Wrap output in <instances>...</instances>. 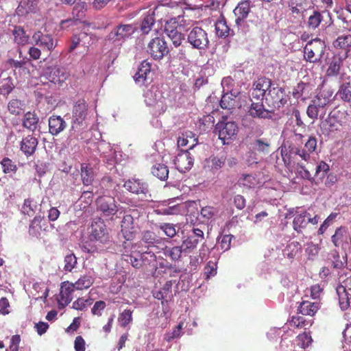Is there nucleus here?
Wrapping results in <instances>:
<instances>
[{
	"instance_id": "f257e3e1",
	"label": "nucleus",
	"mask_w": 351,
	"mask_h": 351,
	"mask_svg": "<svg viewBox=\"0 0 351 351\" xmlns=\"http://www.w3.org/2000/svg\"><path fill=\"white\" fill-rule=\"evenodd\" d=\"M239 131L237 123L234 121L222 117L215 125V132L218 134L219 138L223 144H229L231 141L236 138Z\"/></svg>"
},
{
	"instance_id": "f03ea898",
	"label": "nucleus",
	"mask_w": 351,
	"mask_h": 351,
	"mask_svg": "<svg viewBox=\"0 0 351 351\" xmlns=\"http://www.w3.org/2000/svg\"><path fill=\"white\" fill-rule=\"evenodd\" d=\"M325 51V42L317 38L306 43L304 49V56L309 62L321 63Z\"/></svg>"
},
{
	"instance_id": "7ed1b4c3",
	"label": "nucleus",
	"mask_w": 351,
	"mask_h": 351,
	"mask_svg": "<svg viewBox=\"0 0 351 351\" xmlns=\"http://www.w3.org/2000/svg\"><path fill=\"white\" fill-rule=\"evenodd\" d=\"M329 165L324 161H321L316 167L315 176L313 177L309 171L305 167L298 163L297 166V173L303 179L309 180L312 184H319L322 179L329 171Z\"/></svg>"
},
{
	"instance_id": "20e7f679",
	"label": "nucleus",
	"mask_w": 351,
	"mask_h": 351,
	"mask_svg": "<svg viewBox=\"0 0 351 351\" xmlns=\"http://www.w3.org/2000/svg\"><path fill=\"white\" fill-rule=\"evenodd\" d=\"M144 97L145 104L154 108L155 114H161L166 110L165 98L157 87L152 86L146 91Z\"/></svg>"
},
{
	"instance_id": "39448f33",
	"label": "nucleus",
	"mask_w": 351,
	"mask_h": 351,
	"mask_svg": "<svg viewBox=\"0 0 351 351\" xmlns=\"http://www.w3.org/2000/svg\"><path fill=\"white\" fill-rule=\"evenodd\" d=\"M87 110L88 106L84 99L76 102L72 112L71 130L77 132L86 126L85 119L87 116Z\"/></svg>"
},
{
	"instance_id": "423d86ee",
	"label": "nucleus",
	"mask_w": 351,
	"mask_h": 351,
	"mask_svg": "<svg viewBox=\"0 0 351 351\" xmlns=\"http://www.w3.org/2000/svg\"><path fill=\"white\" fill-rule=\"evenodd\" d=\"M189 43L194 49L204 50L209 47L210 41L207 32L200 27H195L189 32Z\"/></svg>"
},
{
	"instance_id": "0eeeda50",
	"label": "nucleus",
	"mask_w": 351,
	"mask_h": 351,
	"mask_svg": "<svg viewBox=\"0 0 351 351\" xmlns=\"http://www.w3.org/2000/svg\"><path fill=\"white\" fill-rule=\"evenodd\" d=\"M136 27L132 24H121L114 28L108 35V40L118 45L130 38L136 32Z\"/></svg>"
},
{
	"instance_id": "6e6552de",
	"label": "nucleus",
	"mask_w": 351,
	"mask_h": 351,
	"mask_svg": "<svg viewBox=\"0 0 351 351\" xmlns=\"http://www.w3.org/2000/svg\"><path fill=\"white\" fill-rule=\"evenodd\" d=\"M169 51L167 43L162 38L156 37L147 45V52L154 60H161Z\"/></svg>"
},
{
	"instance_id": "1a4fd4ad",
	"label": "nucleus",
	"mask_w": 351,
	"mask_h": 351,
	"mask_svg": "<svg viewBox=\"0 0 351 351\" xmlns=\"http://www.w3.org/2000/svg\"><path fill=\"white\" fill-rule=\"evenodd\" d=\"M32 43L40 47L43 51L50 52L57 46V40L49 34L36 31L32 37Z\"/></svg>"
},
{
	"instance_id": "9d476101",
	"label": "nucleus",
	"mask_w": 351,
	"mask_h": 351,
	"mask_svg": "<svg viewBox=\"0 0 351 351\" xmlns=\"http://www.w3.org/2000/svg\"><path fill=\"white\" fill-rule=\"evenodd\" d=\"M265 101L268 106L279 109L287 102L285 90L281 87H271L265 96Z\"/></svg>"
},
{
	"instance_id": "9b49d317",
	"label": "nucleus",
	"mask_w": 351,
	"mask_h": 351,
	"mask_svg": "<svg viewBox=\"0 0 351 351\" xmlns=\"http://www.w3.org/2000/svg\"><path fill=\"white\" fill-rule=\"evenodd\" d=\"M90 239V240L99 241L101 243L106 242L108 239L106 226L101 219H95L92 222Z\"/></svg>"
},
{
	"instance_id": "f8f14e48",
	"label": "nucleus",
	"mask_w": 351,
	"mask_h": 351,
	"mask_svg": "<svg viewBox=\"0 0 351 351\" xmlns=\"http://www.w3.org/2000/svg\"><path fill=\"white\" fill-rule=\"evenodd\" d=\"M351 280H345L343 284L339 285L336 288V292L339 299V304L342 310L347 309L351 300V287L348 285Z\"/></svg>"
},
{
	"instance_id": "ddd939ff",
	"label": "nucleus",
	"mask_w": 351,
	"mask_h": 351,
	"mask_svg": "<svg viewBox=\"0 0 351 351\" xmlns=\"http://www.w3.org/2000/svg\"><path fill=\"white\" fill-rule=\"evenodd\" d=\"M123 186L130 192L137 195L142 194L145 198L150 197L148 184L140 179H130L124 183Z\"/></svg>"
},
{
	"instance_id": "4468645a",
	"label": "nucleus",
	"mask_w": 351,
	"mask_h": 351,
	"mask_svg": "<svg viewBox=\"0 0 351 351\" xmlns=\"http://www.w3.org/2000/svg\"><path fill=\"white\" fill-rule=\"evenodd\" d=\"M271 86V82L269 79L265 77L258 79L253 84L252 97L257 100H263L264 97L265 98L266 92L269 90Z\"/></svg>"
},
{
	"instance_id": "2eb2a0df",
	"label": "nucleus",
	"mask_w": 351,
	"mask_h": 351,
	"mask_svg": "<svg viewBox=\"0 0 351 351\" xmlns=\"http://www.w3.org/2000/svg\"><path fill=\"white\" fill-rule=\"evenodd\" d=\"M97 208L105 216L114 215L118 211V207L114 199L112 197H102L97 200Z\"/></svg>"
},
{
	"instance_id": "dca6fc26",
	"label": "nucleus",
	"mask_w": 351,
	"mask_h": 351,
	"mask_svg": "<svg viewBox=\"0 0 351 351\" xmlns=\"http://www.w3.org/2000/svg\"><path fill=\"white\" fill-rule=\"evenodd\" d=\"M173 161L178 170L183 173L191 169L193 165V158L188 149L178 154Z\"/></svg>"
},
{
	"instance_id": "f3484780",
	"label": "nucleus",
	"mask_w": 351,
	"mask_h": 351,
	"mask_svg": "<svg viewBox=\"0 0 351 351\" xmlns=\"http://www.w3.org/2000/svg\"><path fill=\"white\" fill-rule=\"evenodd\" d=\"M43 76L54 84H60L66 79L68 75L64 69L54 66L45 69Z\"/></svg>"
},
{
	"instance_id": "a211bd4d",
	"label": "nucleus",
	"mask_w": 351,
	"mask_h": 351,
	"mask_svg": "<svg viewBox=\"0 0 351 351\" xmlns=\"http://www.w3.org/2000/svg\"><path fill=\"white\" fill-rule=\"evenodd\" d=\"M121 233L123 237L128 240H132L136 232V226L134 218L132 215H124L121 221Z\"/></svg>"
},
{
	"instance_id": "6ab92c4d",
	"label": "nucleus",
	"mask_w": 351,
	"mask_h": 351,
	"mask_svg": "<svg viewBox=\"0 0 351 351\" xmlns=\"http://www.w3.org/2000/svg\"><path fill=\"white\" fill-rule=\"evenodd\" d=\"M125 261L130 263L134 268H140L143 264H151L156 261V256L152 252H144L139 255V258L133 255L127 256Z\"/></svg>"
},
{
	"instance_id": "aec40b11",
	"label": "nucleus",
	"mask_w": 351,
	"mask_h": 351,
	"mask_svg": "<svg viewBox=\"0 0 351 351\" xmlns=\"http://www.w3.org/2000/svg\"><path fill=\"white\" fill-rule=\"evenodd\" d=\"M49 132L53 136H56L62 132L66 127V121L60 116L52 115L49 117Z\"/></svg>"
},
{
	"instance_id": "412c9836",
	"label": "nucleus",
	"mask_w": 351,
	"mask_h": 351,
	"mask_svg": "<svg viewBox=\"0 0 351 351\" xmlns=\"http://www.w3.org/2000/svg\"><path fill=\"white\" fill-rule=\"evenodd\" d=\"M250 114L254 118L271 119V110H266L262 103L252 102L249 110Z\"/></svg>"
},
{
	"instance_id": "4be33fe9",
	"label": "nucleus",
	"mask_w": 351,
	"mask_h": 351,
	"mask_svg": "<svg viewBox=\"0 0 351 351\" xmlns=\"http://www.w3.org/2000/svg\"><path fill=\"white\" fill-rule=\"evenodd\" d=\"M37 145V138L30 135L24 138L20 144L21 150L26 156H32L35 152Z\"/></svg>"
},
{
	"instance_id": "5701e85b",
	"label": "nucleus",
	"mask_w": 351,
	"mask_h": 351,
	"mask_svg": "<svg viewBox=\"0 0 351 351\" xmlns=\"http://www.w3.org/2000/svg\"><path fill=\"white\" fill-rule=\"evenodd\" d=\"M39 0H21L18 8L17 12L19 15H25L35 13L38 10Z\"/></svg>"
},
{
	"instance_id": "b1692460",
	"label": "nucleus",
	"mask_w": 351,
	"mask_h": 351,
	"mask_svg": "<svg viewBox=\"0 0 351 351\" xmlns=\"http://www.w3.org/2000/svg\"><path fill=\"white\" fill-rule=\"evenodd\" d=\"M150 64L146 60L143 61L138 66L137 72L134 75V80L136 83L143 84L147 80V75L150 73Z\"/></svg>"
},
{
	"instance_id": "393cba45",
	"label": "nucleus",
	"mask_w": 351,
	"mask_h": 351,
	"mask_svg": "<svg viewBox=\"0 0 351 351\" xmlns=\"http://www.w3.org/2000/svg\"><path fill=\"white\" fill-rule=\"evenodd\" d=\"M326 114V109H324L320 106H318L313 100L311 101L306 109V114L310 119H313V121L317 119L318 118L323 119Z\"/></svg>"
},
{
	"instance_id": "a878e982",
	"label": "nucleus",
	"mask_w": 351,
	"mask_h": 351,
	"mask_svg": "<svg viewBox=\"0 0 351 351\" xmlns=\"http://www.w3.org/2000/svg\"><path fill=\"white\" fill-rule=\"evenodd\" d=\"M95 176V169L90 164L83 163L81 165V178L84 185H91Z\"/></svg>"
},
{
	"instance_id": "bb28decb",
	"label": "nucleus",
	"mask_w": 351,
	"mask_h": 351,
	"mask_svg": "<svg viewBox=\"0 0 351 351\" xmlns=\"http://www.w3.org/2000/svg\"><path fill=\"white\" fill-rule=\"evenodd\" d=\"M251 8L247 1H242L238 3L237 6L234 10V15L237 17L235 21L237 25L247 17Z\"/></svg>"
},
{
	"instance_id": "cd10ccee",
	"label": "nucleus",
	"mask_w": 351,
	"mask_h": 351,
	"mask_svg": "<svg viewBox=\"0 0 351 351\" xmlns=\"http://www.w3.org/2000/svg\"><path fill=\"white\" fill-rule=\"evenodd\" d=\"M197 139L191 132H186L178 137V146L182 147L189 145V149H192L197 144Z\"/></svg>"
},
{
	"instance_id": "c85d7f7f",
	"label": "nucleus",
	"mask_w": 351,
	"mask_h": 351,
	"mask_svg": "<svg viewBox=\"0 0 351 351\" xmlns=\"http://www.w3.org/2000/svg\"><path fill=\"white\" fill-rule=\"evenodd\" d=\"M342 64L343 60L341 57H333L328 64L326 75L329 77L337 76L339 74Z\"/></svg>"
},
{
	"instance_id": "c756f323",
	"label": "nucleus",
	"mask_w": 351,
	"mask_h": 351,
	"mask_svg": "<svg viewBox=\"0 0 351 351\" xmlns=\"http://www.w3.org/2000/svg\"><path fill=\"white\" fill-rule=\"evenodd\" d=\"M165 32L169 38L171 40L175 47H178L181 45L183 40H184V35L180 31L176 29H171L170 27H166Z\"/></svg>"
},
{
	"instance_id": "7c9ffc66",
	"label": "nucleus",
	"mask_w": 351,
	"mask_h": 351,
	"mask_svg": "<svg viewBox=\"0 0 351 351\" xmlns=\"http://www.w3.org/2000/svg\"><path fill=\"white\" fill-rule=\"evenodd\" d=\"M335 97L344 102L350 103L351 101V83L345 82L341 84Z\"/></svg>"
},
{
	"instance_id": "2f4dec72",
	"label": "nucleus",
	"mask_w": 351,
	"mask_h": 351,
	"mask_svg": "<svg viewBox=\"0 0 351 351\" xmlns=\"http://www.w3.org/2000/svg\"><path fill=\"white\" fill-rule=\"evenodd\" d=\"M319 309V304L317 302L303 301L298 307V311L302 315H313Z\"/></svg>"
},
{
	"instance_id": "473e14b6",
	"label": "nucleus",
	"mask_w": 351,
	"mask_h": 351,
	"mask_svg": "<svg viewBox=\"0 0 351 351\" xmlns=\"http://www.w3.org/2000/svg\"><path fill=\"white\" fill-rule=\"evenodd\" d=\"M308 224V211H304L295 216L293 221V229L298 232H301Z\"/></svg>"
},
{
	"instance_id": "72a5a7b5",
	"label": "nucleus",
	"mask_w": 351,
	"mask_h": 351,
	"mask_svg": "<svg viewBox=\"0 0 351 351\" xmlns=\"http://www.w3.org/2000/svg\"><path fill=\"white\" fill-rule=\"evenodd\" d=\"M348 238L347 230L344 227L337 228L335 234L332 236L331 240L335 247L341 246L346 242Z\"/></svg>"
},
{
	"instance_id": "f704fd0d",
	"label": "nucleus",
	"mask_w": 351,
	"mask_h": 351,
	"mask_svg": "<svg viewBox=\"0 0 351 351\" xmlns=\"http://www.w3.org/2000/svg\"><path fill=\"white\" fill-rule=\"evenodd\" d=\"M38 117L37 115L31 112H27L23 120V125L27 129L34 131L38 125Z\"/></svg>"
},
{
	"instance_id": "c9c22d12",
	"label": "nucleus",
	"mask_w": 351,
	"mask_h": 351,
	"mask_svg": "<svg viewBox=\"0 0 351 351\" xmlns=\"http://www.w3.org/2000/svg\"><path fill=\"white\" fill-rule=\"evenodd\" d=\"M12 34L17 44L24 45L28 43L29 36L21 26H14Z\"/></svg>"
},
{
	"instance_id": "e433bc0d",
	"label": "nucleus",
	"mask_w": 351,
	"mask_h": 351,
	"mask_svg": "<svg viewBox=\"0 0 351 351\" xmlns=\"http://www.w3.org/2000/svg\"><path fill=\"white\" fill-rule=\"evenodd\" d=\"M152 173L161 180L168 178L169 169L163 164H156L152 168Z\"/></svg>"
},
{
	"instance_id": "4c0bfd02",
	"label": "nucleus",
	"mask_w": 351,
	"mask_h": 351,
	"mask_svg": "<svg viewBox=\"0 0 351 351\" xmlns=\"http://www.w3.org/2000/svg\"><path fill=\"white\" fill-rule=\"evenodd\" d=\"M43 219V218L40 216H36L32 221L29 225V232L33 237H38L40 235V232L42 230V226L40 223Z\"/></svg>"
},
{
	"instance_id": "58836bf2",
	"label": "nucleus",
	"mask_w": 351,
	"mask_h": 351,
	"mask_svg": "<svg viewBox=\"0 0 351 351\" xmlns=\"http://www.w3.org/2000/svg\"><path fill=\"white\" fill-rule=\"evenodd\" d=\"M199 242V239L195 238V236L189 235L182 240L181 245L186 253H189L196 247Z\"/></svg>"
},
{
	"instance_id": "ea45409f",
	"label": "nucleus",
	"mask_w": 351,
	"mask_h": 351,
	"mask_svg": "<svg viewBox=\"0 0 351 351\" xmlns=\"http://www.w3.org/2000/svg\"><path fill=\"white\" fill-rule=\"evenodd\" d=\"M25 104L19 99L11 100L8 105V109L12 114H19L24 110Z\"/></svg>"
},
{
	"instance_id": "a19ab883",
	"label": "nucleus",
	"mask_w": 351,
	"mask_h": 351,
	"mask_svg": "<svg viewBox=\"0 0 351 351\" xmlns=\"http://www.w3.org/2000/svg\"><path fill=\"white\" fill-rule=\"evenodd\" d=\"M76 290L74 283L68 284L62 287L60 292L62 300L65 302L66 304H69L71 300V293Z\"/></svg>"
},
{
	"instance_id": "79ce46f5",
	"label": "nucleus",
	"mask_w": 351,
	"mask_h": 351,
	"mask_svg": "<svg viewBox=\"0 0 351 351\" xmlns=\"http://www.w3.org/2000/svg\"><path fill=\"white\" fill-rule=\"evenodd\" d=\"M301 250V246L297 241L288 244L284 250V254L289 258H293Z\"/></svg>"
},
{
	"instance_id": "37998d69",
	"label": "nucleus",
	"mask_w": 351,
	"mask_h": 351,
	"mask_svg": "<svg viewBox=\"0 0 351 351\" xmlns=\"http://www.w3.org/2000/svg\"><path fill=\"white\" fill-rule=\"evenodd\" d=\"M37 208V203L32 199H25L23 205L21 208V212L29 216H32L35 213Z\"/></svg>"
},
{
	"instance_id": "c03bdc74",
	"label": "nucleus",
	"mask_w": 351,
	"mask_h": 351,
	"mask_svg": "<svg viewBox=\"0 0 351 351\" xmlns=\"http://www.w3.org/2000/svg\"><path fill=\"white\" fill-rule=\"evenodd\" d=\"M93 283V280L90 276H83L80 277L75 283L76 290H82L89 288Z\"/></svg>"
},
{
	"instance_id": "a18cd8bd",
	"label": "nucleus",
	"mask_w": 351,
	"mask_h": 351,
	"mask_svg": "<svg viewBox=\"0 0 351 351\" xmlns=\"http://www.w3.org/2000/svg\"><path fill=\"white\" fill-rule=\"evenodd\" d=\"M182 253H186L182 245L175 246L167 250L166 255L169 256L172 261H178L181 259Z\"/></svg>"
},
{
	"instance_id": "49530a36",
	"label": "nucleus",
	"mask_w": 351,
	"mask_h": 351,
	"mask_svg": "<svg viewBox=\"0 0 351 351\" xmlns=\"http://www.w3.org/2000/svg\"><path fill=\"white\" fill-rule=\"evenodd\" d=\"M14 85L10 77L3 79L0 82V94L3 95H9L13 90Z\"/></svg>"
},
{
	"instance_id": "de8ad7c7",
	"label": "nucleus",
	"mask_w": 351,
	"mask_h": 351,
	"mask_svg": "<svg viewBox=\"0 0 351 351\" xmlns=\"http://www.w3.org/2000/svg\"><path fill=\"white\" fill-rule=\"evenodd\" d=\"M254 148L256 151L266 155L270 152V142L265 139H257L254 142Z\"/></svg>"
},
{
	"instance_id": "09e8293b",
	"label": "nucleus",
	"mask_w": 351,
	"mask_h": 351,
	"mask_svg": "<svg viewBox=\"0 0 351 351\" xmlns=\"http://www.w3.org/2000/svg\"><path fill=\"white\" fill-rule=\"evenodd\" d=\"M215 31L219 37H226L229 34L230 28L226 21L219 20L215 23Z\"/></svg>"
},
{
	"instance_id": "8fccbe9b",
	"label": "nucleus",
	"mask_w": 351,
	"mask_h": 351,
	"mask_svg": "<svg viewBox=\"0 0 351 351\" xmlns=\"http://www.w3.org/2000/svg\"><path fill=\"white\" fill-rule=\"evenodd\" d=\"M335 47L347 49L351 47V35L339 36L333 43Z\"/></svg>"
},
{
	"instance_id": "3c124183",
	"label": "nucleus",
	"mask_w": 351,
	"mask_h": 351,
	"mask_svg": "<svg viewBox=\"0 0 351 351\" xmlns=\"http://www.w3.org/2000/svg\"><path fill=\"white\" fill-rule=\"evenodd\" d=\"M160 230H161L164 234L169 238H173L177 234L176 229V225L171 223H162L158 226Z\"/></svg>"
},
{
	"instance_id": "603ef678",
	"label": "nucleus",
	"mask_w": 351,
	"mask_h": 351,
	"mask_svg": "<svg viewBox=\"0 0 351 351\" xmlns=\"http://www.w3.org/2000/svg\"><path fill=\"white\" fill-rule=\"evenodd\" d=\"M155 19L152 14L145 16L141 25V29L144 34H148L154 24Z\"/></svg>"
},
{
	"instance_id": "864d4df0",
	"label": "nucleus",
	"mask_w": 351,
	"mask_h": 351,
	"mask_svg": "<svg viewBox=\"0 0 351 351\" xmlns=\"http://www.w3.org/2000/svg\"><path fill=\"white\" fill-rule=\"evenodd\" d=\"M132 321V311L130 309L123 311L118 317V322L121 327H125Z\"/></svg>"
},
{
	"instance_id": "5fc2aeb1",
	"label": "nucleus",
	"mask_w": 351,
	"mask_h": 351,
	"mask_svg": "<svg viewBox=\"0 0 351 351\" xmlns=\"http://www.w3.org/2000/svg\"><path fill=\"white\" fill-rule=\"evenodd\" d=\"M1 165L5 173H15L17 170L16 165L8 158H4L1 162Z\"/></svg>"
},
{
	"instance_id": "6e6d98bb",
	"label": "nucleus",
	"mask_w": 351,
	"mask_h": 351,
	"mask_svg": "<svg viewBox=\"0 0 351 351\" xmlns=\"http://www.w3.org/2000/svg\"><path fill=\"white\" fill-rule=\"evenodd\" d=\"M239 184L247 188H253L256 184V180L254 176L251 174L243 175L239 180Z\"/></svg>"
},
{
	"instance_id": "4d7b16f0",
	"label": "nucleus",
	"mask_w": 351,
	"mask_h": 351,
	"mask_svg": "<svg viewBox=\"0 0 351 351\" xmlns=\"http://www.w3.org/2000/svg\"><path fill=\"white\" fill-rule=\"evenodd\" d=\"M323 17L321 13L318 11H314L313 14L308 17V25L310 27L315 29L321 23Z\"/></svg>"
},
{
	"instance_id": "13d9d810",
	"label": "nucleus",
	"mask_w": 351,
	"mask_h": 351,
	"mask_svg": "<svg viewBox=\"0 0 351 351\" xmlns=\"http://www.w3.org/2000/svg\"><path fill=\"white\" fill-rule=\"evenodd\" d=\"M64 269L66 271H71L77 264V258L73 254H69L64 257Z\"/></svg>"
},
{
	"instance_id": "bf43d9fd",
	"label": "nucleus",
	"mask_w": 351,
	"mask_h": 351,
	"mask_svg": "<svg viewBox=\"0 0 351 351\" xmlns=\"http://www.w3.org/2000/svg\"><path fill=\"white\" fill-rule=\"evenodd\" d=\"M333 94L334 92L331 88H325L320 91L317 95L330 105L337 98Z\"/></svg>"
},
{
	"instance_id": "052dcab7",
	"label": "nucleus",
	"mask_w": 351,
	"mask_h": 351,
	"mask_svg": "<svg viewBox=\"0 0 351 351\" xmlns=\"http://www.w3.org/2000/svg\"><path fill=\"white\" fill-rule=\"evenodd\" d=\"M169 52L171 53L170 56L173 59L184 60L186 58V47L184 46L176 50L171 49Z\"/></svg>"
},
{
	"instance_id": "680f3d73",
	"label": "nucleus",
	"mask_w": 351,
	"mask_h": 351,
	"mask_svg": "<svg viewBox=\"0 0 351 351\" xmlns=\"http://www.w3.org/2000/svg\"><path fill=\"white\" fill-rule=\"evenodd\" d=\"M93 302L92 299L78 298L73 303V308L76 310H84Z\"/></svg>"
},
{
	"instance_id": "e2e57ef3",
	"label": "nucleus",
	"mask_w": 351,
	"mask_h": 351,
	"mask_svg": "<svg viewBox=\"0 0 351 351\" xmlns=\"http://www.w3.org/2000/svg\"><path fill=\"white\" fill-rule=\"evenodd\" d=\"M182 323H180L172 332H167L165 335V339L167 341H171L173 339L178 338L181 335V330L182 329Z\"/></svg>"
},
{
	"instance_id": "0e129e2a",
	"label": "nucleus",
	"mask_w": 351,
	"mask_h": 351,
	"mask_svg": "<svg viewBox=\"0 0 351 351\" xmlns=\"http://www.w3.org/2000/svg\"><path fill=\"white\" fill-rule=\"evenodd\" d=\"M9 64L11 68L14 69L15 73L16 69H18L19 72L22 71L23 73H26L27 71V69L25 66L26 62L24 60H10L9 61Z\"/></svg>"
},
{
	"instance_id": "69168bd1",
	"label": "nucleus",
	"mask_w": 351,
	"mask_h": 351,
	"mask_svg": "<svg viewBox=\"0 0 351 351\" xmlns=\"http://www.w3.org/2000/svg\"><path fill=\"white\" fill-rule=\"evenodd\" d=\"M308 87V84L304 83L303 82H300L298 84V85L294 88L293 91V97L296 99H299L302 97L305 93L306 88Z\"/></svg>"
},
{
	"instance_id": "338daca9",
	"label": "nucleus",
	"mask_w": 351,
	"mask_h": 351,
	"mask_svg": "<svg viewBox=\"0 0 351 351\" xmlns=\"http://www.w3.org/2000/svg\"><path fill=\"white\" fill-rule=\"evenodd\" d=\"M298 339L299 341L298 344L302 348H308L313 341L311 337L306 332L299 335L298 336Z\"/></svg>"
},
{
	"instance_id": "774afa93",
	"label": "nucleus",
	"mask_w": 351,
	"mask_h": 351,
	"mask_svg": "<svg viewBox=\"0 0 351 351\" xmlns=\"http://www.w3.org/2000/svg\"><path fill=\"white\" fill-rule=\"evenodd\" d=\"M234 100L229 94L223 95L220 101V106L224 109H230L234 106Z\"/></svg>"
}]
</instances>
